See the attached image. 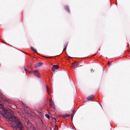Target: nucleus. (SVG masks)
I'll return each instance as SVG.
<instances>
[{
    "label": "nucleus",
    "mask_w": 130,
    "mask_h": 130,
    "mask_svg": "<svg viewBox=\"0 0 130 130\" xmlns=\"http://www.w3.org/2000/svg\"><path fill=\"white\" fill-rule=\"evenodd\" d=\"M7 121H10L15 125L14 126H12L14 130H17V128L20 130H24L23 125L18 118L14 116V113H1Z\"/></svg>",
    "instance_id": "1"
},
{
    "label": "nucleus",
    "mask_w": 130,
    "mask_h": 130,
    "mask_svg": "<svg viewBox=\"0 0 130 130\" xmlns=\"http://www.w3.org/2000/svg\"><path fill=\"white\" fill-rule=\"evenodd\" d=\"M49 102L50 103V105L51 106L52 108L53 109H55V107L53 101L52 99H50L49 100Z\"/></svg>",
    "instance_id": "2"
},
{
    "label": "nucleus",
    "mask_w": 130,
    "mask_h": 130,
    "mask_svg": "<svg viewBox=\"0 0 130 130\" xmlns=\"http://www.w3.org/2000/svg\"><path fill=\"white\" fill-rule=\"evenodd\" d=\"M59 68V67H58L57 65H54L53 66L52 68V71L54 72H56V71L55 70L58 69Z\"/></svg>",
    "instance_id": "3"
},
{
    "label": "nucleus",
    "mask_w": 130,
    "mask_h": 130,
    "mask_svg": "<svg viewBox=\"0 0 130 130\" xmlns=\"http://www.w3.org/2000/svg\"><path fill=\"white\" fill-rule=\"evenodd\" d=\"M34 74L37 77H39L40 76V74L39 72L37 70H36L34 71Z\"/></svg>",
    "instance_id": "4"
},
{
    "label": "nucleus",
    "mask_w": 130,
    "mask_h": 130,
    "mask_svg": "<svg viewBox=\"0 0 130 130\" xmlns=\"http://www.w3.org/2000/svg\"><path fill=\"white\" fill-rule=\"evenodd\" d=\"M78 63L77 62H76L73 63L72 65V67L74 68L78 67Z\"/></svg>",
    "instance_id": "5"
},
{
    "label": "nucleus",
    "mask_w": 130,
    "mask_h": 130,
    "mask_svg": "<svg viewBox=\"0 0 130 130\" xmlns=\"http://www.w3.org/2000/svg\"><path fill=\"white\" fill-rule=\"evenodd\" d=\"M94 95L93 94L87 97V99L88 100H91L93 99L94 98Z\"/></svg>",
    "instance_id": "6"
},
{
    "label": "nucleus",
    "mask_w": 130,
    "mask_h": 130,
    "mask_svg": "<svg viewBox=\"0 0 130 130\" xmlns=\"http://www.w3.org/2000/svg\"><path fill=\"white\" fill-rule=\"evenodd\" d=\"M42 63L41 62H39L35 66V67H40L42 65Z\"/></svg>",
    "instance_id": "7"
},
{
    "label": "nucleus",
    "mask_w": 130,
    "mask_h": 130,
    "mask_svg": "<svg viewBox=\"0 0 130 130\" xmlns=\"http://www.w3.org/2000/svg\"><path fill=\"white\" fill-rule=\"evenodd\" d=\"M70 115L69 114H66L65 115H62V117L63 118H65L67 117H68L70 116Z\"/></svg>",
    "instance_id": "8"
},
{
    "label": "nucleus",
    "mask_w": 130,
    "mask_h": 130,
    "mask_svg": "<svg viewBox=\"0 0 130 130\" xmlns=\"http://www.w3.org/2000/svg\"><path fill=\"white\" fill-rule=\"evenodd\" d=\"M46 91L48 93V94H50L51 93V90L50 89H49V88L46 86Z\"/></svg>",
    "instance_id": "9"
},
{
    "label": "nucleus",
    "mask_w": 130,
    "mask_h": 130,
    "mask_svg": "<svg viewBox=\"0 0 130 130\" xmlns=\"http://www.w3.org/2000/svg\"><path fill=\"white\" fill-rule=\"evenodd\" d=\"M31 50L34 52L36 53H37V50L36 49H35L33 47H31Z\"/></svg>",
    "instance_id": "10"
},
{
    "label": "nucleus",
    "mask_w": 130,
    "mask_h": 130,
    "mask_svg": "<svg viewBox=\"0 0 130 130\" xmlns=\"http://www.w3.org/2000/svg\"><path fill=\"white\" fill-rule=\"evenodd\" d=\"M28 130H36L35 128L31 126L30 128L28 127Z\"/></svg>",
    "instance_id": "11"
},
{
    "label": "nucleus",
    "mask_w": 130,
    "mask_h": 130,
    "mask_svg": "<svg viewBox=\"0 0 130 130\" xmlns=\"http://www.w3.org/2000/svg\"><path fill=\"white\" fill-rule=\"evenodd\" d=\"M25 71H27L29 72V73L30 74H32V72H34L33 71H28V69L27 70L24 69Z\"/></svg>",
    "instance_id": "12"
},
{
    "label": "nucleus",
    "mask_w": 130,
    "mask_h": 130,
    "mask_svg": "<svg viewBox=\"0 0 130 130\" xmlns=\"http://www.w3.org/2000/svg\"><path fill=\"white\" fill-rule=\"evenodd\" d=\"M45 116L48 119L50 117V116L47 114H46L45 115Z\"/></svg>",
    "instance_id": "13"
},
{
    "label": "nucleus",
    "mask_w": 130,
    "mask_h": 130,
    "mask_svg": "<svg viewBox=\"0 0 130 130\" xmlns=\"http://www.w3.org/2000/svg\"><path fill=\"white\" fill-rule=\"evenodd\" d=\"M67 13H69L70 12L69 9H65Z\"/></svg>",
    "instance_id": "14"
},
{
    "label": "nucleus",
    "mask_w": 130,
    "mask_h": 130,
    "mask_svg": "<svg viewBox=\"0 0 130 130\" xmlns=\"http://www.w3.org/2000/svg\"><path fill=\"white\" fill-rule=\"evenodd\" d=\"M68 43H66L64 44V46L67 47V45H68Z\"/></svg>",
    "instance_id": "15"
},
{
    "label": "nucleus",
    "mask_w": 130,
    "mask_h": 130,
    "mask_svg": "<svg viewBox=\"0 0 130 130\" xmlns=\"http://www.w3.org/2000/svg\"><path fill=\"white\" fill-rule=\"evenodd\" d=\"M67 48V47H65L64 48L63 50V51H64Z\"/></svg>",
    "instance_id": "16"
},
{
    "label": "nucleus",
    "mask_w": 130,
    "mask_h": 130,
    "mask_svg": "<svg viewBox=\"0 0 130 130\" xmlns=\"http://www.w3.org/2000/svg\"><path fill=\"white\" fill-rule=\"evenodd\" d=\"M71 116H72V119L73 118V116H72V115Z\"/></svg>",
    "instance_id": "17"
},
{
    "label": "nucleus",
    "mask_w": 130,
    "mask_h": 130,
    "mask_svg": "<svg viewBox=\"0 0 130 130\" xmlns=\"http://www.w3.org/2000/svg\"><path fill=\"white\" fill-rule=\"evenodd\" d=\"M23 53H25V54H27V53H24V52H23Z\"/></svg>",
    "instance_id": "18"
},
{
    "label": "nucleus",
    "mask_w": 130,
    "mask_h": 130,
    "mask_svg": "<svg viewBox=\"0 0 130 130\" xmlns=\"http://www.w3.org/2000/svg\"><path fill=\"white\" fill-rule=\"evenodd\" d=\"M108 62V64H110V63H109V62Z\"/></svg>",
    "instance_id": "19"
},
{
    "label": "nucleus",
    "mask_w": 130,
    "mask_h": 130,
    "mask_svg": "<svg viewBox=\"0 0 130 130\" xmlns=\"http://www.w3.org/2000/svg\"><path fill=\"white\" fill-rule=\"evenodd\" d=\"M100 105L101 106H102V105Z\"/></svg>",
    "instance_id": "20"
}]
</instances>
